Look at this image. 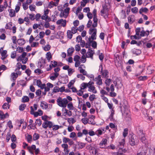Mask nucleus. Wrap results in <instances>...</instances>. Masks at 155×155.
<instances>
[{
  "label": "nucleus",
  "mask_w": 155,
  "mask_h": 155,
  "mask_svg": "<svg viewBox=\"0 0 155 155\" xmlns=\"http://www.w3.org/2000/svg\"><path fill=\"white\" fill-rule=\"evenodd\" d=\"M57 104L60 107L65 108L66 107L68 103V100L66 98H63L59 97L57 100Z\"/></svg>",
  "instance_id": "1"
},
{
  "label": "nucleus",
  "mask_w": 155,
  "mask_h": 155,
  "mask_svg": "<svg viewBox=\"0 0 155 155\" xmlns=\"http://www.w3.org/2000/svg\"><path fill=\"white\" fill-rule=\"evenodd\" d=\"M137 133L140 139L143 143H145L147 142L146 138L145 137V135L143 132V130L141 129H139L137 131Z\"/></svg>",
  "instance_id": "2"
},
{
  "label": "nucleus",
  "mask_w": 155,
  "mask_h": 155,
  "mask_svg": "<svg viewBox=\"0 0 155 155\" xmlns=\"http://www.w3.org/2000/svg\"><path fill=\"white\" fill-rule=\"evenodd\" d=\"M26 55V53L25 52H23L21 55L17 58V61H21L23 64H26L28 60V58L25 57Z\"/></svg>",
  "instance_id": "3"
},
{
  "label": "nucleus",
  "mask_w": 155,
  "mask_h": 155,
  "mask_svg": "<svg viewBox=\"0 0 155 155\" xmlns=\"http://www.w3.org/2000/svg\"><path fill=\"white\" fill-rule=\"evenodd\" d=\"M97 32V30L96 28H92L89 29V33L90 35L91 34V38L92 40H94L96 39Z\"/></svg>",
  "instance_id": "4"
},
{
  "label": "nucleus",
  "mask_w": 155,
  "mask_h": 155,
  "mask_svg": "<svg viewBox=\"0 0 155 155\" xmlns=\"http://www.w3.org/2000/svg\"><path fill=\"white\" fill-rule=\"evenodd\" d=\"M147 152V148L145 147H142L139 149L137 155H146Z\"/></svg>",
  "instance_id": "5"
},
{
  "label": "nucleus",
  "mask_w": 155,
  "mask_h": 155,
  "mask_svg": "<svg viewBox=\"0 0 155 155\" xmlns=\"http://www.w3.org/2000/svg\"><path fill=\"white\" fill-rule=\"evenodd\" d=\"M114 83L115 84V86L118 89L121 88L123 85L121 81L118 78L116 79V80L114 81Z\"/></svg>",
  "instance_id": "6"
},
{
  "label": "nucleus",
  "mask_w": 155,
  "mask_h": 155,
  "mask_svg": "<svg viewBox=\"0 0 155 155\" xmlns=\"http://www.w3.org/2000/svg\"><path fill=\"white\" fill-rule=\"evenodd\" d=\"M129 143L132 146H134L137 143L136 137L135 136L133 135L131 137L130 139Z\"/></svg>",
  "instance_id": "7"
},
{
  "label": "nucleus",
  "mask_w": 155,
  "mask_h": 155,
  "mask_svg": "<svg viewBox=\"0 0 155 155\" xmlns=\"http://www.w3.org/2000/svg\"><path fill=\"white\" fill-rule=\"evenodd\" d=\"M93 81L96 82V84L97 85H101L102 84V80L100 75H99L97 77L93 78Z\"/></svg>",
  "instance_id": "8"
},
{
  "label": "nucleus",
  "mask_w": 155,
  "mask_h": 155,
  "mask_svg": "<svg viewBox=\"0 0 155 155\" xmlns=\"http://www.w3.org/2000/svg\"><path fill=\"white\" fill-rule=\"evenodd\" d=\"M108 10L107 6L105 5L102 6V9L101 11V15H102L104 14L106 15V17H108Z\"/></svg>",
  "instance_id": "9"
},
{
  "label": "nucleus",
  "mask_w": 155,
  "mask_h": 155,
  "mask_svg": "<svg viewBox=\"0 0 155 155\" xmlns=\"http://www.w3.org/2000/svg\"><path fill=\"white\" fill-rule=\"evenodd\" d=\"M107 140L105 138L102 139V141L100 143L99 145L100 146V148L102 149H106L107 148L104 147H102L103 146H105L107 144Z\"/></svg>",
  "instance_id": "10"
},
{
  "label": "nucleus",
  "mask_w": 155,
  "mask_h": 155,
  "mask_svg": "<svg viewBox=\"0 0 155 155\" xmlns=\"http://www.w3.org/2000/svg\"><path fill=\"white\" fill-rule=\"evenodd\" d=\"M67 21L66 20H63V19H61L58 20L56 22V24L58 25L61 24V25L63 27H65L66 26Z\"/></svg>",
  "instance_id": "11"
},
{
  "label": "nucleus",
  "mask_w": 155,
  "mask_h": 155,
  "mask_svg": "<svg viewBox=\"0 0 155 155\" xmlns=\"http://www.w3.org/2000/svg\"><path fill=\"white\" fill-rule=\"evenodd\" d=\"M128 22L130 24H132L135 20V16L133 15H130L128 17Z\"/></svg>",
  "instance_id": "12"
},
{
  "label": "nucleus",
  "mask_w": 155,
  "mask_h": 155,
  "mask_svg": "<svg viewBox=\"0 0 155 155\" xmlns=\"http://www.w3.org/2000/svg\"><path fill=\"white\" fill-rule=\"evenodd\" d=\"M88 91L90 92H92L94 94H96L97 92V90L95 89V87L93 85L90 86L88 87Z\"/></svg>",
  "instance_id": "13"
},
{
  "label": "nucleus",
  "mask_w": 155,
  "mask_h": 155,
  "mask_svg": "<svg viewBox=\"0 0 155 155\" xmlns=\"http://www.w3.org/2000/svg\"><path fill=\"white\" fill-rule=\"evenodd\" d=\"M132 52L133 54L138 55L141 54V51L140 50L138 49H134L132 50Z\"/></svg>",
  "instance_id": "14"
},
{
  "label": "nucleus",
  "mask_w": 155,
  "mask_h": 155,
  "mask_svg": "<svg viewBox=\"0 0 155 155\" xmlns=\"http://www.w3.org/2000/svg\"><path fill=\"white\" fill-rule=\"evenodd\" d=\"M74 51V49L73 47L68 48L67 50L68 55L69 56H71Z\"/></svg>",
  "instance_id": "15"
},
{
  "label": "nucleus",
  "mask_w": 155,
  "mask_h": 155,
  "mask_svg": "<svg viewBox=\"0 0 155 155\" xmlns=\"http://www.w3.org/2000/svg\"><path fill=\"white\" fill-rule=\"evenodd\" d=\"M108 71L107 70H105L104 71H102V75L105 78H107L108 77Z\"/></svg>",
  "instance_id": "16"
},
{
  "label": "nucleus",
  "mask_w": 155,
  "mask_h": 155,
  "mask_svg": "<svg viewBox=\"0 0 155 155\" xmlns=\"http://www.w3.org/2000/svg\"><path fill=\"white\" fill-rule=\"evenodd\" d=\"M124 142V139H123L119 142V144L118 145V146L119 148L122 149V148L124 147L125 143Z\"/></svg>",
  "instance_id": "17"
},
{
  "label": "nucleus",
  "mask_w": 155,
  "mask_h": 155,
  "mask_svg": "<svg viewBox=\"0 0 155 155\" xmlns=\"http://www.w3.org/2000/svg\"><path fill=\"white\" fill-rule=\"evenodd\" d=\"M11 75V81L13 82L15 81L16 78H17L18 77L17 74L15 72H13L12 73Z\"/></svg>",
  "instance_id": "18"
},
{
  "label": "nucleus",
  "mask_w": 155,
  "mask_h": 155,
  "mask_svg": "<svg viewBox=\"0 0 155 155\" xmlns=\"http://www.w3.org/2000/svg\"><path fill=\"white\" fill-rule=\"evenodd\" d=\"M148 10V9L146 7L142 8L140 9L139 12L140 14L142 15L143 12L147 13Z\"/></svg>",
  "instance_id": "19"
},
{
  "label": "nucleus",
  "mask_w": 155,
  "mask_h": 155,
  "mask_svg": "<svg viewBox=\"0 0 155 155\" xmlns=\"http://www.w3.org/2000/svg\"><path fill=\"white\" fill-rule=\"evenodd\" d=\"M124 119L127 121H130L131 120V117L129 113H125Z\"/></svg>",
  "instance_id": "20"
},
{
  "label": "nucleus",
  "mask_w": 155,
  "mask_h": 155,
  "mask_svg": "<svg viewBox=\"0 0 155 155\" xmlns=\"http://www.w3.org/2000/svg\"><path fill=\"white\" fill-rule=\"evenodd\" d=\"M59 74L58 73H54L53 75L50 77V79L52 80H54L59 76Z\"/></svg>",
  "instance_id": "21"
},
{
  "label": "nucleus",
  "mask_w": 155,
  "mask_h": 155,
  "mask_svg": "<svg viewBox=\"0 0 155 155\" xmlns=\"http://www.w3.org/2000/svg\"><path fill=\"white\" fill-rule=\"evenodd\" d=\"M21 3L20 2H18L15 8V11L17 13L19 10L20 9V6L21 5Z\"/></svg>",
  "instance_id": "22"
},
{
  "label": "nucleus",
  "mask_w": 155,
  "mask_h": 155,
  "mask_svg": "<svg viewBox=\"0 0 155 155\" xmlns=\"http://www.w3.org/2000/svg\"><path fill=\"white\" fill-rule=\"evenodd\" d=\"M17 43L20 45H24L25 43V40L23 38H21L18 39Z\"/></svg>",
  "instance_id": "23"
},
{
  "label": "nucleus",
  "mask_w": 155,
  "mask_h": 155,
  "mask_svg": "<svg viewBox=\"0 0 155 155\" xmlns=\"http://www.w3.org/2000/svg\"><path fill=\"white\" fill-rule=\"evenodd\" d=\"M87 86L86 83L83 82L81 85V89L84 90L87 87Z\"/></svg>",
  "instance_id": "24"
},
{
  "label": "nucleus",
  "mask_w": 155,
  "mask_h": 155,
  "mask_svg": "<svg viewBox=\"0 0 155 155\" xmlns=\"http://www.w3.org/2000/svg\"><path fill=\"white\" fill-rule=\"evenodd\" d=\"M26 139L28 143H31L32 141V136L31 135L28 134L26 137Z\"/></svg>",
  "instance_id": "25"
},
{
  "label": "nucleus",
  "mask_w": 155,
  "mask_h": 155,
  "mask_svg": "<svg viewBox=\"0 0 155 155\" xmlns=\"http://www.w3.org/2000/svg\"><path fill=\"white\" fill-rule=\"evenodd\" d=\"M73 33L70 30H68L67 32L68 37L70 39H71L72 37Z\"/></svg>",
  "instance_id": "26"
},
{
  "label": "nucleus",
  "mask_w": 155,
  "mask_h": 155,
  "mask_svg": "<svg viewBox=\"0 0 155 155\" xmlns=\"http://www.w3.org/2000/svg\"><path fill=\"white\" fill-rule=\"evenodd\" d=\"M12 23L11 22L7 23L6 25L5 28L6 29L11 30L12 29Z\"/></svg>",
  "instance_id": "27"
},
{
  "label": "nucleus",
  "mask_w": 155,
  "mask_h": 155,
  "mask_svg": "<svg viewBox=\"0 0 155 155\" xmlns=\"http://www.w3.org/2000/svg\"><path fill=\"white\" fill-rule=\"evenodd\" d=\"M15 11L11 9L9 12V15L11 17H14L15 16Z\"/></svg>",
  "instance_id": "28"
},
{
  "label": "nucleus",
  "mask_w": 155,
  "mask_h": 155,
  "mask_svg": "<svg viewBox=\"0 0 155 155\" xmlns=\"http://www.w3.org/2000/svg\"><path fill=\"white\" fill-rule=\"evenodd\" d=\"M29 100V98L27 96H24L22 98V102H28Z\"/></svg>",
  "instance_id": "29"
},
{
  "label": "nucleus",
  "mask_w": 155,
  "mask_h": 155,
  "mask_svg": "<svg viewBox=\"0 0 155 155\" xmlns=\"http://www.w3.org/2000/svg\"><path fill=\"white\" fill-rule=\"evenodd\" d=\"M67 106L69 110H73L74 109V107L72 102L68 104Z\"/></svg>",
  "instance_id": "30"
},
{
  "label": "nucleus",
  "mask_w": 155,
  "mask_h": 155,
  "mask_svg": "<svg viewBox=\"0 0 155 155\" xmlns=\"http://www.w3.org/2000/svg\"><path fill=\"white\" fill-rule=\"evenodd\" d=\"M46 58L47 60H48V61H50L51 59L52 58L51 53L50 52H48L46 54Z\"/></svg>",
  "instance_id": "31"
},
{
  "label": "nucleus",
  "mask_w": 155,
  "mask_h": 155,
  "mask_svg": "<svg viewBox=\"0 0 155 155\" xmlns=\"http://www.w3.org/2000/svg\"><path fill=\"white\" fill-rule=\"evenodd\" d=\"M10 105L8 103H5L2 105V108L5 109H9L10 108Z\"/></svg>",
  "instance_id": "32"
},
{
  "label": "nucleus",
  "mask_w": 155,
  "mask_h": 155,
  "mask_svg": "<svg viewBox=\"0 0 155 155\" xmlns=\"http://www.w3.org/2000/svg\"><path fill=\"white\" fill-rule=\"evenodd\" d=\"M77 144L79 148L80 149H82L84 147L85 145V143L82 142H78Z\"/></svg>",
  "instance_id": "33"
},
{
  "label": "nucleus",
  "mask_w": 155,
  "mask_h": 155,
  "mask_svg": "<svg viewBox=\"0 0 155 155\" xmlns=\"http://www.w3.org/2000/svg\"><path fill=\"white\" fill-rule=\"evenodd\" d=\"M39 135L36 133H35L33 136V140H36L39 139Z\"/></svg>",
  "instance_id": "34"
},
{
  "label": "nucleus",
  "mask_w": 155,
  "mask_h": 155,
  "mask_svg": "<svg viewBox=\"0 0 155 155\" xmlns=\"http://www.w3.org/2000/svg\"><path fill=\"white\" fill-rule=\"evenodd\" d=\"M96 98L95 95L93 94L91 95L89 97V99L90 101L92 102H93V101Z\"/></svg>",
  "instance_id": "35"
},
{
  "label": "nucleus",
  "mask_w": 155,
  "mask_h": 155,
  "mask_svg": "<svg viewBox=\"0 0 155 155\" xmlns=\"http://www.w3.org/2000/svg\"><path fill=\"white\" fill-rule=\"evenodd\" d=\"M102 134V131L101 129H98L95 132V134L99 136Z\"/></svg>",
  "instance_id": "36"
},
{
  "label": "nucleus",
  "mask_w": 155,
  "mask_h": 155,
  "mask_svg": "<svg viewBox=\"0 0 155 155\" xmlns=\"http://www.w3.org/2000/svg\"><path fill=\"white\" fill-rule=\"evenodd\" d=\"M58 3H55L53 1H51L50 3V5H49V8H52L53 6H56L58 5Z\"/></svg>",
  "instance_id": "37"
},
{
  "label": "nucleus",
  "mask_w": 155,
  "mask_h": 155,
  "mask_svg": "<svg viewBox=\"0 0 155 155\" xmlns=\"http://www.w3.org/2000/svg\"><path fill=\"white\" fill-rule=\"evenodd\" d=\"M114 114V110L113 109H112L111 114L109 116V118L111 121L113 120V116Z\"/></svg>",
  "instance_id": "38"
},
{
  "label": "nucleus",
  "mask_w": 155,
  "mask_h": 155,
  "mask_svg": "<svg viewBox=\"0 0 155 155\" xmlns=\"http://www.w3.org/2000/svg\"><path fill=\"white\" fill-rule=\"evenodd\" d=\"M74 72V70L71 68H69L68 70V75L70 76Z\"/></svg>",
  "instance_id": "39"
},
{
  "label": "nucleus",
  "mask_w": 155,
  "mask_h": 155,
  "mask_svg": "<svg viewBox=\"0 0 155 155\" xmlns=\"http://www.w3.org/2000/svg\"><path fill=\"white\" fill-rule=\"evenodd\" d=\"M78 30V28L76 27H73L71 28V31L73 34L76 33Z\"/></svg>",
  "instance_id": "40"
},
{
  "label": "nucleus",
  "mask_w": 155,
  "mask_h": 155,
  "mask_svg": "<svg viewBox=\"0 0 155 155\" xmlns=\"http://www.w3.org/2000/svg\"><path fill=\"white\" fill-rule=\"evenodd\" d=\"M26 107V105L25 104H22L20 105L19 109L20 110L23 111L25 108Z\"/></svg>",
  "instance_id": "41"
},
{
  "label": "nucleus",
  "mask_w": 155,
  "mask_h": 155,
  "mask_svg": "<svg viewBox=\"0 0 155 155\" xmlns=\"http://www.w3.org/2000/svg\"><path fill=\"white\" fill-rule=\"evenodd\" d=\"M75 81V79H74L72 80H71L68 83V86L69 88L71 87V86L74 84V83Z\"/></svg>",
  "instance_id": "42"
},
{
  "label": "nucleus",
  "mask_w": 155,
  "mask_h": 155,
  "mask_svg": "<svg viewBox=\"0 0 155 155\" xmlns=\"http://www.w3.org/2000/svg\"><path fill=\"white\" fill-rule=\"evenodd\" d=\"M70 10V8L69 7H67L65 8L64 11H63V12H64V13L66 15H67V16H68V15Z\"/></svg>",
  "instance_id": "43"
},
{
  "label": "nucleus",
  "mask_w": 155,
  "mask_h": 155,
  "mask_svg": "<svg viewBox=\"0 0 155 155\" xmlns=\"http://www.w3.org/2000/svg\"><path fill=\"white\" fill-rule=\"evenodd\" d=\"M131 11L134 13H137L138 12V9L137 7H134L132 8Z\"/></svg>",
  "instance_id": "44"
},
{
  "label": "nucleus",
  "mask_w": 155,
  "mask_h": 155,
  "mask_svg": "<svg viewBox=\"0 0 155 155\" xmlns=\"http://www.w3.org/2000/svg\"><path fill=\"white\" fill-rule=\"evenodd\" d=\"M68 121L70 124L71 122L73 124L74 123L76 122V121L73 118L71 117L70 118H68Z\"/></svg>",
  "instance_id": "45"
},
{
  "label": "nucleus",
  "mask_w": 155,
  "mask_h": 155,
  "mask_svg": "<svg viewBox=\"0 0 155 155\" xmlns=\"http://www.w3.org/2000/svg\"><path fill=\"white\" fill-rule=\"evenodd\" d=\"M59 16L61 18L64 17L66 18L68 17L63 11H62L61 12L60 14L59 15Z\"/></svg>",
  "instance_id": "46"
},
{
  "label": "nucleus",
  "mask_w": 155,
  "mask_h": 155,
  "mask_svg": "<svg viewBox=\"0 0 155 155\" xmlns=\"http://www.w3.org/2000/svg\"><path fill=\"white\" fill-rule=\"evenodd\" d=\"M27 149L28 150H35L36 149V146L35 145H32L31 147H28Z\"/></svg>",
  "instance_id": "47"
},
{
  "label": "nucleus",
  "mask_w": 155,
  "mask_h": 155,
  "mask_svg": "<svg viewBox=\"0 0 155 155\" xmlns=\"http://www.w3.org/2000/svg\"><path fill=\"white\" fill-rule=\"evenodd\" d=\"M35 123V125L38 124V125L40 126L41 124L42 121L40 119H37L36 120Z\"/></svg>",
  "instance_id": "48"
},
{
  "label": "nucleus",
  "mask_w": 155,
  "mask_h": 155,
  "mask_svg": "<svg viewBox=\"0 0 155 155\" xmlns=\"http://www.w3.org/2000/svg\"><path fill=\"white\" fill-rule=\"evenodd\" d=\"M21 64L20 63L18 62V63L17 64V68L15 69V71H18L19 70L20 68V66L21 67Z\"/></svg>",
  "instance_id": "49"
},
{
  "label": "nucleus",
  "mask_w": 155,
  "mask_h": 155,
  "mask_svg": "<svg viewBox=\"0 0 155 155\" xmlns=\"http://www.w3.org/2000/svg\"><path fill=\"white\" fill-rule=\"evenodd\" d=\"M88 119L87 118H83L81 119L83 123L85 125L88 122Z\"/></svg>",
  "instance_id": "50"
},
{
  "label": "nucleus",
  "mask_w": 155,
  "mask_h": 155,
  "mask_svg": "<svg viewBox=\"0 0 155 155\" xmlns=\"http://www.w3.org/2000/svg\"><path fill=\"white\" fill-rule=\"evenodd\" d=\"M106 80L105 83L107 86H109L110 83L111 82V80L110 79H107Z\"/></svg>",
  "instance_id": "51"
},
{
  "label": "nucleus",
  "mask_w": 155,
  "mask_h": 155,
  "mask_svg": "<svg viewBox=\"0 0 155 155\" xmlns=\"http://www.w3.org/2000/svg\"><path fill=\"white\" fill-rule=\"evenodd\" d=\"M128 130L127 128L124 129L123 132V135L124 137H125L127 136V135L128 134Z\"/></svg>",
  "instance_id": "52"
},
{
  "label": "nucleus",
  "mask_w": 155,
  "mask_h": 155,
  "mask_svg": "<svg viewBox=\"0 0 155 155\" xmlns=\"http://www.w3.org/2000/svg\"><path fill=\"white\" fill-rule=\"evenodd\" d=\"M80 72L81 73H82L84 75H86L87 74V73L85 70L82 69H81L80 70Z\"/></svg>",
  "instance_id": "53"
},
{
  "label": "nucleus",
  "mask_w": 155,
  "mask_h": 155,
  "mask_svg": "<svg viewBox=\"0 0 155 155\" xmlns=\"http://www.w3.org/2000/svg\"><path fill=\"white\" fill-rule=\"evenodd\" d=\"M147 76H140L139 77V79L140 81H144L147 79Z\"/></svg>",
  "instance_id": "54"
},
{
  "label": "nucleus",
  "mask_w": 155,
  "mask_h": 155,
  "mask_svg": "<svg viewBox=\"0 0 155 155\" xmlns=\"http://www.w3.org/2000/svg\"><path fill=\"white\" fill-rule=\"evenodd\" d=\"M80 57L78 55H76L74 56V60L75 61H79L80 59Z\"/></svg>",
  "instance_id": "55"
},
{
  "label": "nucleus",
  "mask_w": 155,
  "mask_h": 155,
  "mask_svg": "<svg viewBox=\"0 0 155 155\" xmlns=\"http://www.w3.org/2000/svg\"><path fill=\"white\" fill-rule=\"evenodd\" d=\"M77 77L78 78H80L82 80H84L85 79V77L81 74H78Z\"/></svg>",
  "instance_id": "56"
},
{
  "label": "nucleus",
  "mask_w": 155,
  "mask_h": 155,
  "mask_svg": "<svg viewBox=\"0 0 155 155\" xmlns=\"http://www.w3.org/2000/svg\"><path fill=\"white\" fill-rule=\"evenodd\" d=\"M45 33L44 31H41L39 33V38H42L45 36Z\"/></svg>",
  "instance_id": "57"
},
{
  "label": "nucleus",
  "mask_w": 155,
  "mask_h": 155,
  "mask_svg": "<svg viewBox=\"0 0 155 155\" xmlns=\"http://www.w3.org/2000/svg\"><path fill=\"white\" fill-rule=\"evenodd\" d=\"M51 46L49 45H46L44 48V50L46 51L49 50L50 49Z\"/></svg>",
  "instance_id": "58"
},
{
  "label": "nucleus",
  "mask_w": 155,
  "mask_h": 155,
  "mask_svg": "<svg viewBox=\"0 0 155 155\" xmlns=\"http://www.w3.org/2000/svg\"><path fill=\"white\" fill-rule=\"evenodd\" d=\"M11 140L12 141L14 142L16 141V137L14 134H12L11 137Z\"/></svg>",
  "instance_id": "59"
},
{
  "label": "nucleus",
  "mask_w": 155,
  "mask_h": 155,
  "mask_svg": "<svg viewBox=\"0 0 155 155\" xmlns=\"http://www.w3.org/2000/svg\"><path fill=\"white\" fill-rule=\"evenodd\" d=\"M62 147L64 148V150L66 151V149H68V146L67 144L63 143L61 145Z\"/></svg>",
  "instance_id": "60"
},
{
  "label": "nucleus",
  "mask_w": 155,
  "mask_h": 155,
  "mask_svg": "<svg viewBox=\"0 0 155 155\" xmlns=\"http://www.w3.org/2000/svg\"><path fill=\"white\" fill-rule=\"evenodd\" d=\"M81 61L83 63L85 62L86 61V58L85 57V56L83 55L81 58Z\"/></svg>",
  "instance_id": "61"
},
{
  "label": "nucleus",
  "mask_w": 155,
  "mask_h": 155,
  "mask_svg": "<svg viewBox=\"0 0 155 155\" xmlns=\"http://www.w3.org/2000/svg\"><path fill=\"white\" fill-rule=\"evenodd\" d=\"M100 93L101 94V96H104L105 95H107L108 93L105 90L102 89L100 91Z\"/></svg>",
  "instance_id": "62"
},
{
  "label": "nucleus",
  "mask_w": 155,
  "mask_h": 155,
  "mask_svg": "<svg viewBox=\"0 0 155 155\" xmlns=\"http://www.w3.org/2000/svg\"><path fill=\"white\" fill-rule=\"evenodd\" d=\"M59 91V87H58L56 86L54 87L53 90V92L57 93Z\"/></svg>",
  "instance_id": "63"
},
{
  "label": "nucleus",
  "mask_w": 155,
  "mask_h": 155,
  "mask_svg": "<svg viewBox=\"0 0 155 155\" xmlns=\"http://www.w3.org/2000/svg\"><path fill=\"white\" fill-rule=\"evenodd\" d=\"M70 140V139L68 138H66L64 137L63 139V141L64 143H66L69 142Z\"/></svg>",
  "instance_id": "64"
}]
</instances>
